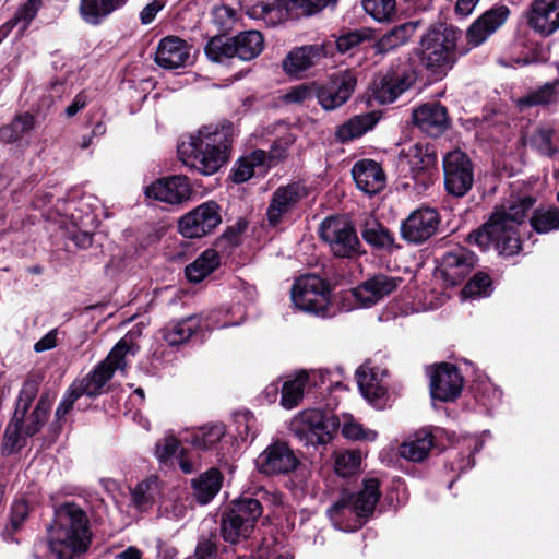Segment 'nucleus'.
I'll return each mask as SVG.
<instances>
[{
    "instance_id": "obj_1",
    "label": "nucleus",
    "mask_w": 559,
    "mask_h": 559,
    "mask_svg": "<svg viewBox=\"0 0 559 559\" xmlns=\"http://www.w3.org/2000/svg\"><path fill=\"white\" fill-rule=\"evenodd\" d=\"M535 202V198L522 195L497 206L489 221L468 235V242L475 243L481 250H487L492 245L499 254L506 257L519 253L521 239L518 228L525 222Z\"/></svg>"
},
{
    "instance_id": "obj_2",
    "label": "nucleus",
    "mask_w": 559,
    "mask_h": 559,
    "mask_svg": "<svg viewBox=\"0 0 559 559\" xmlns=\"http://www.w3.org/2000/svg\"><path fill=\"white\" fill-rule=\"evenodd\" d=\"M234 138L235 128L229 121L204 126L178 145L179 158L202 175H213L230 158Z\"/></svg>"
},
{
    "instance_id": "obj_3",
    "label": "nucleus",
    "mask_w": 559,
    "mask_h": 559,
    "mask_svg": "<svg viewBox=\"0 0 559 559\" xmlns=\"http://www.w3.org/2000/svg\"><path fill=\"white\" fill-rule=\"evenodd\" d=\"M91 542L86 513L75 503H63L55 512L49 527V548L59 559H74Z\"/></svg>"
},
{
    "instance_id": "obj_4",
    "label": "nucleus",
    "mask_w": 559,
    "mask_h": 559,
    "mask_svg": "<svg viewBox=\"0 0 559 559\" xmlns=\"http://www.w3.org/2000/svg\"><path fill=\"white\" fill-rule=\"evenodd\" d=\"M459 32L445 24L433 25L421 36L417 56L435 80L443 79L456 61Z\"/></svg>"
},
{
    "instance_id": "obj_5",
    "label": "nucleus",
    "mask_w": 559,
    "mask_h": 559,
    "mask_svg": "<svg viewBox=\"0 0 559 559\" xmlns=\"http://www.w3.org/2000/svg\"><path fill=\"white\" fill-rule=\"evenodd\" d=\"M129 353L134 355L135 350H133L131 341L123 337L115 345L105 360L71 385L81 396L96 397L103 394L106 383L112 378L116 370L126 369V356Z\"/></svg>"
},
{
    "instance_id": "obj_6",
    "label": "nucleus",
    "mask_w": 559,
    "mask_h": 559,
    "mask_svg": "<svg viewBox=\"0 0 559 559\" xmlns=\"http://www.w3.org/2000/svg\"><path fill=\"white\" fill-rule=\"evenodd\" d=\"M380 483L376 478H369L364 481L361 490L356 493L344 491L340 499L329 509L328 514L333 524L343 530L342 518L347 513H354L358 519L370 518L380 499Z\"/></svg>"
},
{
    "instance_id": "obj_7",
    "label": "nucleus",
    "mask_w": 559,
    "mask_h": 559,
    "mask_svg": "<svg viewBox=\"0 0 559 559\" xmlns=\"http://www.w3.org/2000/svg\"><path fill=\"white\" fill-rule=\"evenodd\" d=\"M338 426L335 416L320 409H307L292 419L289 430L304 444L320 445L332 440Z\"/></svg>"
},
{
    "instance_id": "obj_8",
    "label": "nucleus",
    "mask_w": 559,
    "mask_h": 559,
    "mask_svg": "<svg viewBox=\"0 0 559 559\" xmlns=\"http://www.w3.org/2000/svg\"><path fill=\"white\" fill-rule=\"evenodd\" d=\"M292 300L298 309L305 312L325 317L328 314L330 290L321 277L312 274L305 275L293 285Z\"/></svg>"
},
{
    "instance_id": "obj_9",
    "label": "nucleus",
    "mask_w": 559,
    "mask_h": 559,
    "mask_svg": "<svg viewBox=\"0 0 559 559\" xmlns=\"http://www.w3.org/2000/svg\"><path fill=\"white\" fill-rule=\"evenodd\" d=\"M336 0H275L273 3L257 2L247 11L248 15L254 20H263L266 24L274 25L285 15L313 14Z\"/></svg>"
},
{
    "instance_id": "obj_10",
    "label": "nucleus",
    "mask_w": 559,
    "mask_h": 559,
    "mask_svg": "<svg viewBox=\"0 0 559 559\" xmlns=\"http://www.w3.org/2000/svg\"><path fill=\"white\" fill-rule=\"evenodd\" d=\"M444 188L455 198L468 193L474 185V164L469 156L461 151L448 152L442 158Z\"/></svg>"
},
{
    "instance_id": "obj_11",
    "label": "nucleus",
    "mask_w": 559,
    "mask_h": 559,
    "mask_svg": "<svg viewBox=\"0 0 559 559\" xmlns=\"http://www.w3.org/2000/svg\"><path fill=\"white\" fill-rule=\"evenodd\" d=\"M417 71L408 60H400L374 83L373 96L381 104H391L417 81Z\"/></svg>"
},
{
    "instance_id": "obj_12",
    "label": "nucleus",
    "mask_w": 559,
    "mask_h": 559,
    "mask_svg": "<svg viewBox=\"0 0 559 559\" xmlns=\"http://www.w3.org/2000/svg\"><path fill=\"white\" fill-rule=\"evenodd\" d=\"M320 237L337 258H353L359 253L360 242L353 225L336 217L325 218L320 226Z\"/></svg>"
},
{
    "instance_id": "obj_13",
    "label": "nucleus",
    "mask_w": 559,
    "mask_h": 559,
    "mask_svg": "<svg viewBox=\"0 0 559 559\" xmlns=\"http://www.w3.org/2000/svg\"><path fill=\"white\" fill-rule=\"evenodd\" d=\"M440 215L436 209L423 206L414 210L401 223V237L411 245H421L438 230Z\"/></svg>"
},
{
    "instance_id": "obj_14",
    "label": "nucleus",
    "mask_w": 559,
    "mask_h": 559,
    "mask_svg": "<svg viewBox=\"0 0 559 559\" xmlns=\"http://www.w3.org/2000/svg\"><path fill=\"white\" fill-rule=\"evenodd\" d=\"M222 222L218 205L205 202L179 219V230L186 238H201L215 229Z\"/></svg>"
},
{
    "instance_id": "obj_15",
    "label": "nucleus",
    "mask_w": 559,
    "mask_h": 559,
    "mask_svg": "<svg viewBox=\"0 0 559 559\" xmlns=\"http://www.w3.org/2000/svg\"><path fill=\"white\" fill-rule=\"evenodd\" d=\"M356 76L346 71L333 75L323 85H317L316 98L324 110H335L344 105L352 96L356 87Z\"/></svg>"
},
{
    "instance_id": "obj_16",
    "label": "nucleus",
    "mask_w": 559,
    "mask_h": 559,
    "mask_svg": "<svg viewBox=\"0 0 559 559\" xmlns=\"http://www.w3.org/2000/svg\"><path fill=\"white\" fill-rule=\"evenodd\" d=\"M400 160L406 162L413 178L420 182L424 187H428L432 182V168L437 164V155L429 145L416 143L407 150H401L399 154Z\"/></svg>"
},
{
    "instance_id": "obj_17",
    "label": "nucleus",
    "mask_w": 559,
    "mask_h": 559,
    "mask_svg": "<svg viewBox=\"0 0 559 559\" xmlns=\"http://www.w3.org/2000/svg\"><path fill=\"white\" fill-rule=\"evenodd\" d=\"M255 463L259 472L265 475L288 474L299 465L298 459L285 442L269 445Z\"/></svg>"
},
{
    "instance_id": "obj_18",
    "label": "nucleus",
    "mask_w": 559,
    "mask_h": 559,
    "mask_svg": "<svg viewBox=\"0 0 559 559\" xmlns=\"http://www.w3.org/2000/svg\"><path fill=\"white\" fill-rule=\"evenodd\" d=\"M145 193L148 198L169 204H181L192 195L189 179L182 175L160 178L151 183Z\"/></svg>"
},
{
    "instance_id": "obj_19",
    "label": "nucleus",
    "mask_w": 559,
    "mask_h": 559,
    "mask_svg": "<svg viewBox=\"0 0 559 559\" xmlns=\"http://www.w3.org/2000/svg\"><path fill=\"white\" fill-rule=\"evenodd\" d=\"M306 197L305 187L299 182H292L278 187L272 194L266 216L271 226H277L283 217L296 209Z\"/></svg>"
},
{
    "instance_id": "obj_20",
    "label": "nucleus",
    "mask_w": 559,
    "mask_h": 559,
    "mask_svg": "<svg viewBox=\"0 0 559 559\" xmlns=\"http://www.w3.org/2000/svg\"><path fill=\"white\" fill-rule=\"evenodd\" d=\"M462 388L463 378L453 365L440 364L430 376V393L435 400L454 401L461 394Z\"/></svg>"
},
{
    "instance_id": "obj_21",
    "label": "nucleus",
    "mask_w": 559,
    "mask_h": 559,
    "mask_svg": "<svg viewBox=\"0 0 559 559\" xmlns=\"http://www.w3.org/2000/svg\"><path fill=\"white\" fill-rule=\"evenodd\" d=\"M476 264L475 254L464 247H455L447 251L441 259L440 272L450 285H459L473 271Z\"/></svg>"
},
{
    "instance_id": "obj_22",
    "label": "nucleus",
    "mask_w": 559,
    "mask_h": 559,
    "mask_svg": "<svg viewBox=\"0 0 559 559\" xmlns=\"http://www.w3.org/2000/svg\"><path fill=\"white\" fill-rule=\"evenodd\" d=\"M527 25L543 37L554 34L559 28V0H534Z\"/></svg>"
},
{
    "instance_id": "obj_23",
    "label": "nucleus",
    "mask_w": 559,
    "mask_h": 559,
    "mask_svg": "<svg viewBox=\"0 0 559 559\" xmlns=\"http://www.w3.org/2000/svg\"><path fill=\"white\" fill-rule=\"evenodd\" d=\"M330 53L331 46L326 44L297 47L283 60V69L290 75H298L318 64Z\"/></svg>"
},
{
    "instance_id": "obj_24",
    "label": "nucleus",
    "mask_w": 559,
    "mask_h": 559,
    "mask_svg": "<svg viewBox=\"0 0 559 559\" xmlns=\"http://www.w3.org/2000/svg\"><path fill=\"white\" fill-rule=\"evenodd\" d=\"M510 15L507 5H496L483 13L467 29L466 37L473 46H479L501 27Z\"/></svg>"
},
{
    "instance_id": "obj_25",
    "label": "nucleus",
    "mask_w": 559,
    "mask_h": 559,
    "mask_svg": "<svg viewBox=\"0 0 559 559\" xmlns=\"http://www.w3.org/2000/svg\"><path fill=\"white\" fill-rule=\"evenodd\" d=\"M401 282L400 277L377 274L357 286L353 295L364 307H370L393 293Z\"/></svg>"
},
{
    "instance_id": "obj_26",
    "label": "nucleus",
    "mask_w": 559,
    "mask_h": 559,
    "mask_svg": "<svg viewBox=\"0 0 559 559\" xmlns=\"http://www.w3.org/2000/svg\"><path fill=\"white\" fill-rule=\"evenodd\" d=\"M414 123L429 136L437 138L449 127L447 108L439 103H428L413 111Z\"/></svg>"
},
{
    "instance_id": "obj_27",
    "label": "nucleus",
    "mask_w": 559,
    "mask_h": 559,
    "mask_svg": "<svg viewBox=\"0 0 559 559\" xmlns=\"http://www.w3.org/2000/svg\"><path fill=\"white\" fill-rule=\"evenodd\" d=\"M190 59V46L181 38L168 36L163 38L155 52V62L164 69L185 67Z\"/></svg>"
},
{
    "instance_id": "obj_28",
    "label": "nucleus",
    "mask_w": 559,
    "mask_h": 559,
    "mask_svg": "<svg viewBox=\"0 0 559 559\" xmlns=\"http://www.w3.org/2000/svg\"><path fill=\"white\" fill-rule=\"evenodd\" d=\"M352 175L357 188L367 194H374L385 186V175L381 166L372 159L355 163Z\"/></svg>"
},
{
    "instance_id": "obj_29",
    "label": "nucleus",
    "mask_w": 559,
    "mask_h": 559,
    "mask_svg": "<svg viewBox=\"0 0 559 559\" xmlns=\"http://www.w3.org/2000/svg\"><path fill=\"white\" fill-rule=\"evenodd\" d=\"M129 0H80L79 15L91 26H99L115 12L122 9Z\"/></svg>"
},
{
    "instance_id": "obj_30",
    "label": "nucleus",
    "mask_w": 559,
    "mask_h": 559,
    "mask_svg": "<svg viewBox=\"0 0 559 559\" xmlns=\"http://www.w3.org/2000/svg\"><path fill=\"white\" fill-rule=\"evenodd\" d=\"M356 378L364 397L381 408L384 405L386 389L382 383V378L379 377V372L367 365H362L357 369Z\"/></svg>"
},
{
    "instance_id": "obj_31",
    "label": "nucleus",
    "mask_w": 559,
    "mask_h": 559,
    "mask_svg": "<svg viewBox=\"0 0 559 559\" xmlns=\"http://www.w3.org/2000/svg\"><path fill=\"white\" fill-rule=\"evenodd\" d=\"M316 377L314 372L310 374L306 371H300L294 378L287 379L282 386V406L287 409L298 406L311 383L316 384Z\"/></svg>"
},
{
    "instance_id": "obj_32",
    "label": "nucleus",
    "mask_w": 559,
    "mask_h": 559,
    "mask_svg": "<svg viewBox=\"0 0 559 559\" xmlns=\"http://www.w3.org/2000/svg\"><path fill=\"white\" fill-rule=\"evenodd\" d=\"M433 445V436L428 429H420L409 436L400 447V455L412 462L424 461Z\"/></svg>"
},
{
    "instance_id": "obj_33",
    "label": "nucleus",
    "mask_w": 559,
    "mask_h": 559,
    "mask_svg": "<svg viewBox=\"0 0 559 559\" xmlns=\"http://www.w3.org/2000/svg\"><path fill=\"white\" fill-rule=\"evenodd\" d=\"M200 328L201 317L189 316L165 326L162 331L163 338L169 346H178L188 342Z\"/></svg>"
},
{
    "instance_id": "obj_34",
    "label": "nucleus",
    "mask_w": 559,
    "mask_h": 559,
    "mask_svg": "<svg viewBox=\"0 0 559 559\" xmlns=\"http://www.w3.org/2000/svg\"><path fill=\"white\" fill-rule=\"evenodd\" d=\"M36 117L29 111L14 116L10 123L0 127V141L7 144L15 143L28 135L37 127Z\"/></svg>"
},
{
    "instance_id": "obj_35",
    "label": "nucleus",
    "mask_w": 559,
    "mask_h": 559,
    "mask_svg": "<svg viewBox=\"0 0 559 559\" xmlns=\"http://www.w3.org/2000/svg\"><path fill=\"white\" fill-rule=\"evenodd\" d=\"M231 38L236 57L242 61L257 58L263 49L264 40L258 31L241 32Z\"/></svg>"
},
{
    "instance_id": "obj_36",
    "label": "nucleus",
    "mask_w": 559,
    "mask_h": 559,
    "mask_svg": "<svg viewBox=\"0 0 559 559\" xmlns=\"http://www.w3.org/2000/svg\"><path fill=\"white\" fill-rule=\"evenodd\" d=\"M362 239L371 247L380 250L394 248L393 234L377 219L368 218L361 229Z\"/></svg>"
},
{
    "instance_id": "obj_37",
    "label": "nucleus",
    "mask_w": 559,
    "mask_h": 559,
    "mask_svg": "<svg viewBox=\"0 0 559 559\" xmlns=\"http://www.w3.org/2000/svg\"><path fill=\"white\" fill-rule=\"evenodd\" d=\"M219 265V255L214 249L202 252L186 266V276L192 283H200Z\"/></svg>"
},
{
    "instance_id": "obj_38",
    "label": "nucleus",
    "mask_w": 559,
    "mask_h": 559,
    "mask_svg": "<svg viewBox=\"0 0 559 559\" xmlns=\"http://www.w3.org/2000/svg\"><path fill=\"white\" fill-rule=\"evenodd\" d=\"M377 123L373 114L358 115L337 127L335 136L342 142H348L361 136Z\"/></svg>"
},
{
    "instance_id": "obj_39",
    "label": "nucleus",
    "mask_w": 559,
    "mask_h": 559,
    "mask_svg": "<svg viewBox=\"0 0 559 559\" xmlns=\"http://www.w3.org/2000/svg\"><path fill=\"white\" fill-rule=\"evenodd\" d=\"M222 480V474L215 468H211L203 473L198 479H194L192 484L197 500L202 504L210 502L219 491Z\"/></svg>"
},
{
    "instance_id": "obj_40",
    "label": "nucleus",
    "mask_w": 559,
    "mask_h": 559,
    "mask_svg": "<svg viewBox=\"0 0 559 559\" xmlns=\"http://www.w3.org/2000/svg\"><path fill=\"white\" fill-rule=\"evenodd\" d=\"M266 152L255 150L250 155L241 157L237 160L233 168V181L242 183L253 177L257 167H266Z\"/></svg>"
},
{
    "instance_id": "obj_41",
    "label": "nucleus",
    "mask_w": 559,
    "mask_h": 559,
    "mask_svg": "<svg viewBox=\"0 0 559 559\" xmlns=\"http://www.w3.org/2000/svg\"><path fill=\"white\" fill-rule=\"evenodd\" d=\"M23 414H20V411L15 409L13 417L11 418L4 431L1 447V454L3 456H9L24 447V440L21 435L23 429Z\"/></svg>"
},
{
    "instance_id": "obj_42",
    "label": "nucleus",
    "mask_w": 559,
    "mask_h": 559,
    "mask_svg": "<svg viewBox=\"0 0 559 559\" xmlns=\"http://www.w3.org/2000/svg\"><path fill=\"white\" fill-rule=\"evenodd\" d=\"M252 530L230 511L226 512L222 519L221 533L225 542L237 544L247 539Z\"/></svg>"
},
{
    "instance_id": "obj_43",
    "label": "nucleus",
    "mask_w": 559,
    "mask_h": 559,
    "mask_svg": "<svg viewBox=\"0 0 559 559\" xmlns=\"http://www.w3.org/2000/svg\"><path fill=\"white\" fill-rule=\"evenodd\" d=\"M231 37L224 35L213 36L205 45L204 52L207 59L216 63H226L236 57Z\"/></svg>"
},
{
    "instance_id": "obj_44",
    "label": "nucleus",
    "mask_w": 559,
    "mask_h": 559,
    "mask_svg": "<svg viewBox=\"0 0 559 559\" xmlns=\"http://www.w3.org/2000/svg\"><path fill=\"white\" fill-rule=\"evenodd\" d=\"M229 511L235 515H239L240 520L253 530L255 522L262 515L263 508L257 498L240 497L238 500L233 501Z\"/></svg>"
},
{
    "instance_id": "obj_45",
    "label": "nucleus",
    "mask_w": 559,
    "mask_h": 559,
    "mask_svg": "<svg viewBox=\"0 0 559 559\" xmlns=\"http://www.w3.org/2000/svg\"><path fill=\"white\" fill-rule=\"evenodd\" d=\"M559 79L551 83H546L536 91L530 92L527 95L518 99V106L523 109L524 107L549 105L558 100L559 92L557 86Z\"/></svg>"
},
{
    "instance_id": "obj_46",
    "label": "nucleus",
    "mask_w": 559,
    "mask_h": 559,
    "mask_svg": "<svg viewBox=\"0 0 559 559\" xmlns=\"http://www.w3.org/2000/svg\"><path fill=\"white\" fill-rule=\"evenodd\" d=\"M41 2L40 0H27L24 4H22L13 19L4 23L0 27V37L2 39L15 27L21 24V31H25L33 19L36 16Z\"/></svg>"
},
{
    "instance_id": "obj_47",
    "label": "nucleus",
    "mask_w": 559,
    "mask_h": 559,
    "mask_svg": "<svg viewBox=\"0 0 559 559\" xmlns=\"http://www.w3.org/2000/svg\"><path fill=\"white\" fill-rule=\"evenodd\" d=\"M225 436L223 424H213L201 427L193 432L190 442L199 450H210Z\"/></svg>"
},
{
    "instance_id": "obj_48",
    "label": "nucleus",
    "mask_w": 559,
    "mask_h": 559,
    "mask_svg": "<svg viewBox=\"0 0 559 559\" xmlns=\"http://www.w3.org/2000/svg\"><path fill=\"white\" fill-rule=\"evenodd\" d=\"M530 224L537 233H549L559 228V209L550 206L537 209L530 219Z\"/></svg>"
},
{
    "instance_id": "obj_49",
    "label": "nucleus",
    "mask_w": 559,
    "mask_h": 559,
    "mask_svg": "<svg viewBox=\"0 0 559 559\" xmlns=\"http://www.w3.org/2000/svg\"><path fill=\"white\" fill-rule=\"evenodd\" d=\"M157 493V478L150 477L136 485L132 491V500L139 510L144 511L152 506Z\"/></svg>"
},
{
    "instance_id": "obj_50",
    "label": "nucleus",
    "mask_w": 559,
    "mask_h": 559,
    "mask_svg": "<svg viewBox=\"0 0 559 559\" xmlns=\"http://www.w3.org/2000/svg\"><path fill=\"white\" fill-rule=\"evenodd\" d=\"M49 413V403L46 397L41 396L35 409L29 414L23 426V432L27 437L36 435L47 420Z\"/></svg>"
},
{
    "instance_id": "obj_51",
    "label": "nucleus",
    "mask_w": 559,
    "mask_h": 559,
    "mask_svg": "<svg viewBox=\"0 0 559 559\" xmlns=\"http://www.w3.org/2000/svg\"><path fill=\"white\" fill-rule=\"evenodd\" d=\"M361 463V455L356 451H345L335 456L334 469L342 477H348L356 474Z\"/></svg>"
},
{
    "instance_id": "obj_52",
    "label": "nucleus",
    "mask_w": 559,
    "mask_h": 559,
    "mask_svg": "<svg viewBox=\"0 0 559 559\" xmlns=\"http://www.w3.org/2000/svg\"><path fill=\"white\" fill-rule=\"evenodd\" d=\"M366 13L378 22H386L395 12V0H362Z\"/></svg>"
},
{
    "instance_id": "obj_53",
    "label": "nucleus",
    "mask_w": 559,
    "mask_h": 559,
    "mask_svg": "<svg viewBox=\"0 0 559 559\" xmlns=\"http://www.w3.org/2000/svg\"><path fill=\"white\" fill-rule=\"evenodd\" d=\"M217 536L215 534L202 535L198 539L194 554L188 559H217Z\"/></svg>"
},
{
    "instance_id": "obj_54",
    "label": "nucleus",
    "mask_w": 559,
    "mask_h": 559,
    "mask_svg": "<svg viewBox=\"0 0 559 559\" xmlns=\"http://www.w3.org/2000/svg\"><path fill=\"white\" fill-rule=\"evenodd\" d=\"M294 141L295 139L292 134H286L275 140L270 151L266 153V167L270 168L284 159Z\"/></svg>"
},
{
    "instance_id": "obj_55",
    "label": "nucleus",
    "mask_w": 559,
    "mask_h": 559,
    "mask_svg": "<svg viewBox=\"0 0 559 559\" xmlns=\"http://www.w3.org/2000/svg\"><path fill=\"white\" fill-rule=\"evenodd\" d=\"M554 131L549 128H539L531 136V145L540 154L551 155L556 152L554 142Z\"/></svg>"
},
{
    "instance_id": "obj_56",
    "label": "nucleus",
    "mask_w": 559,
    "mask_h": 559,
    "mask_svg": "<svg viewBox=\"0 0 559 559\" xmlns=\"http://www.w3.org/2000/svg\"><path fill=\"white\" fill-rule=\"evenodd\" d=\"M212 21L222 32L231 29L236 23V12L227 5H218L212 10Z\"/></svg>"
},
{
    "instance_id": "obj_57",
    "label": "nucleus",
    "mask_w": 559,
    "mask_h": 559,
    "mask_svg": "<svg viewBox=\"0 0 559 559\" xmlns=\"http://www.w3.org/2000/svg\"><path fill=\"white\" fill-rule=\"evenodd\" d=\"M490 277L485 273L475 274L463 288V294L467 297H477L488 294Z\"/></svg>"
},
{
    "instance_id": "obj_58",
    "label": "nucleus",
    "mask_w": 559,
    "mask_h": 559,
    "mask_svg": "<svg viewBox=\"0 0 559 559\" xmlns=\"http://www.w3.org/2000/svg\"><path fill=\"white\" fill-rule=\"evenodd\" d=\"M79 397H81V395L71 385L56 409V423L53 425L58 428L61 427L62 423L66 420V416L73 409L74 403Z\"/></svg>"
},
{
    "instance_id": "obj_59",
    "label": "nucleus",
    "mask_w": 559,
    "mask_h": 559,
    "mask_svg": "<svg viewBox=\"0 0 559 559\" xmlns=\"http://www.w3.org/2000/svg\"><path fill=\"white\" fill-rule=\"evenodd\" d=\"M318 84H300L292 87L284 96L287 103H302L307 99L316 98Z\"/></svg>"
},
{
    "instance_id": "obj_60",
    "label": "nucleus",
    "mask_w": 559,
    "mask_h": 559,
    "mask_svg": "<svg viewBox=\"0 0 559 559\" xmlns=\"http://www.w3.org/2000/svg\"><path fill=\"white\" fill-rule=\"evenodd\" d=\"M180 448V442L174 436L163 438L156 443L155 454L160 462H167Z\"/></svg>"
},
{
    "instance_id": "obj_61",
    "label": "nucleus",
    "mask_w": 559,
    "mask_h": 559,
    "mask_svg": "<svg viewBox=\"0 0 559 559\" xmlns=\"http://www.w3.org/2000/svg\"><path fill=\"white\" fill-rule=\"evenodd\" d=\"M38 393V384L35 381H26L21 390L17 406L16 409L20 411V414H23V417H25V414L36 397Z\"/></svg>"
},
{
    "instance_id": "obj_62",
    "label": "nucleus",
    "mask_w": 559,
    "mask_h": 559,
    "mask_svg": "<svg viewBox=\"0 0 559 559\" xmlns=\"http://www.w3.org/2000/svg\"><path fill=\"white\" fill-rule=\"evenodd\" d=\"M28 516V506L24 501H16L12 506L11 525L14 531L19 530Z\"/></svg>"
},
{
    "instance_id": "obj_63",
    "label": "nucleus",
    "mask_w": 559,
    "mask_h": 559,
    "mask_svg": "<svg viewBox=\"0 0 559 559\" xmlns=\"http://www.w3.org/2000/svg\"><path fill=\"white\" fill-rule=\"evenodd\" d=\"M361 41V36L356 33H348L338 37L335 41L340 52L345 53Z\"/></svg>"
},
{
    "instance_id": "obj_64",
    "label": "nucleus",
    "mask_w": 559,
    "mask_h": 559,
    "mask_svg": "<svg viewBox=\"0 0 559 559\" xmlns=\"http://www.w3.org/2000/svg\"><path fill=\"white\" fill-rule=\"evenodd\" d=\"M164 4L154 0L146 4L140 12L141 23L147 25L153 22L156 14L163 9Z\"/></svg>"
}]
</instances>
